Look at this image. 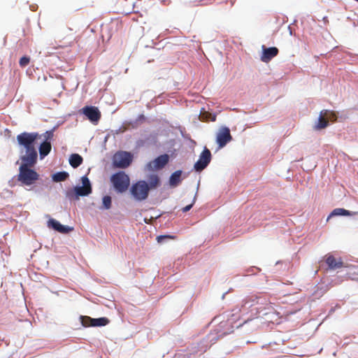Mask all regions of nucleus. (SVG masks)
Here are the masks:
<instances>
[{
	"label": "nucleus",
	"mask_w": 358,
	"mask_h": 358,
	"mask_svg": "<svg viewBox=\"0 0 358 358\" xmlns=\"http://www.w3.org/2000/svg\"><path fill=\"white\" fill-rule=\"evenodd\" d=\"M20 164L17 175V181L22 185L30 186L36 183L39 179V174L32 169L37 162V159H20Z\"/></svg>",
	"instance_id": "1"
},
{
	"label": "nucleus",
	"mask_w": 358,
	"mask_h": 358,
	"mask_svg": "<svg viewBox=\"0 0 358 358\" xmlns=\"http://www.w3.org/2000/svg\"><path fill=\"white\" fill-rule=\"evenodd\" d=\"M38 133L23 132L17 136V141L20 145L25 149V154L22 155L20 159H37V152L34 145L38 138Z\"/></svg>",
	"instance_id": "2"
},
{
	"label": "nucleus",
	"mask_w": 358,
	"mask_h": 358,
	"mask_svg": "<svg viewBox=\"0 0 358 358\" xmlns=\"http://www.w3.org/2000/svg\"><path fill=\"white\" fill-rule=\"evenodd\" d=\"M159 178L157 175H151L148 179V183L145 180H139L131 186V193L138 201L147 199L149 191L155 189L159 185Z\"/></svg>",
	"instance_id": "3"
},
{
	"label": "nucleus",
	"mask_w": 358,
	"mask_h": 358,
	"mask_svg": "<svg viewBox=\"0 0 358 358\" xmlns=\"http://www.w3.org/2000/svg\"><path fill=\"white\" fill-rule=\"evenodd\" d=\"M83 186L76 187L66 192V196L70 200H77L80 196H85L91 194L92 186L89 178L85 176L81 178Z\"/></svg>",
	"instance_id": "4"
},
{
	"label": "nucleus",
	"mask_w": 358,
	"mask_h": 358,
	"mask_svg": "<svg viewBox=\"0 0 358 358\" xmlns=\"http://www.w3.org/2000/svg\"><path fill=\"white\" fill-rule=\"evenodd\" d=\"M110 180L117 192L122 193L127 190L130 179L124 171H119L111 176Z\"/></svg>",
	"instance_id": "5"
},
{
	"label": "nucleus",
	"mask_w": 358,
	"mask_h": 358,
	"mask_svg": "<svg viewBox=\"0 0 358 358\" xmlns=\"http://www.w3.org/2000/svg\"><path fill=\"white\" fill-rule=\"evenodd\" d=\"M132 159L133 156L130 152L119 151L114 155L113 164L116 168L125 169L131 164Z\"/></svg>",
	"instance_id": "6"
},
{
	"label": "nucleus",
	"mask_w": 358,
	"mask_h": 358,
	"mask_svg": "<svg viewBox=\"0 0 358 358\" xmlns=\"http://www.w3.org/2000/svg\"><path fill=\"white\" fill-rule=\"evenodd\" d=\"M257 305H266L271 306V303L266 297L252 294L248 296L243 299L242 307L250 308L253 306H257Z\"/></svg>",
	"instance_id": "7"
},
{
	"label": "nucleus",
	"mask_w": 358,
	"mask_h": 358,
	"mask_svg": "<svg viewBox=\"0 0 358 358\" xmlns=\"http://www.w3.org/2000/svg\"><path fill=\"white\" fill-rule=\"evenodd\" d=\"M232 140L230 130L227 127H222L217 134L216 142L218 144V148H222L229 142Z\"/></svg>",
	"instance_id": "8"
},
{
	"label": "nucleus",
	"mask_w": 358,
	"mask_h": 358,
	"mask_svg": "<svg viewBox=\"0 0 358 358\" xmlns=\"http://www.w3.org/2000/svg\"><path fill=\"white\" fill-rule=\"evenodd\" d=\"M210 160L211 153L208 148H205L201 153L199 160L194 164V169L196 171H203L210 162Z\"/></svg>",
	"instance_id": "9"
},
{
	"label": "nucleus",
	"mask_w": 358,
	"mask_h": 358,
	"mask_svg": "<svg viewBox=\"0 0 358 358\" xmlns=\"http://www.w3.org/2000/svg\"><path fill=\"white\" fill-rule=\"evenodd\" d=\"M82 112L92 123L96 124L101 117V112L96 106H85L82 108Z\"/></svg>",
	"instance_id": "10"
},
{
	"label": "nucleus",
	"mask_w": 358,
	"mask_h": 358,
	"mask_svg": "<svg viewBox=\"0 0 358 358\" xmlns=\"http://www.w3.org/2000/svg\"><path fill=\"white\" fill-rule=\"evenodd\" d=\"M262 50L263 52L261 56V60L266 63L270 62L279 52L278 49L275 47L266 48L264 45H262Z\"/></svg>",
	"instance_id": "11"
},
{
	"label": "nucleus",
	"mask_w": 358,
	"mask_h": 358,
	"mask_svg": "<svg viewBox=\"0 0 358 358\" xmlns=\"http://www.w3.org/2000/svg\"><path fill=\"white\" fill-rule=\"evenodd\" d=\"M169 157L164 154L157 157L155 160L150 162L149 166L156 170L163 169L169 162Z\"/></svg>",
	"instance_id": "12"
},
{
	"label": "nucleus",
	"mask_w": 358,
	"mask_h": 358,
	"mask_svg": "<svg viewBox=\"0 0 358 358\" xmlns=\"http://www.w3.org/2000/svg\"><path fill=\"white\" fill-rule=\"evenodd\" d=\"M326 263L331 270H336L343 266V262L341 257L336 258L334 255L328 254L326 255Z\"/></svg>",
	"instance_id": "13"
},
{
	"label": "nucleus",
	"mask_w": 358,
	"mask_h": 358,
	"mask_svg": "<svg viewBox=\"0 0 358 358\" xmlns=\"http://www.w3.org/2000/svg\"><path fill=\"white\" fill-rule=\"evenodd\" d=\"M48 226L62 234H68L73 229L72 227L62 225L58 221L54 219H50L48 220Z\"/></svg>",
	"instance_id": "14"
},
{
	"label": "nucleus",
	"mask_w": 358,
	"mask_h": 358,
	"mask_svg": "<svg viewBox=\"0 0 358 358\" xmlns=\"http://www.w3.org/2000/svg\"><path fill=\"white\" fill-rule=\"evenodd\" d=\"M48 226L62 234H68L73 229L72 227L62 225L58 221L54 219H50L48 220Z\"/></svg>",
	"instance_id": "15"
},
{
	"label": "nucleus",
	"mask_w": 358,
	"mask_h": 358,
	"mask_svg": "<svg viewBox=\"0 0 358 358\" xmlns=\"http://www.w3.org/2000/svg\"><path fill=\"white\" fill-rule=\"evenodd\" d=\"M323 110L320 112L317 122L314 126L315 130H320L326 128L329 125L328 120L326 117V115L322 114Z\"/></svg>",
	"instance_id": "16"
},
{
	"label": "nucleus",
	"mask_w": 358,
	"mask_h": 358,
	"mask_svg": "<svg viewBox=\"0 0 358 358\" xmlns=\"http://www.w3.org/2000/svg\"><path fill=\"white\" fill-rule=\"evenodd\" d=\"M182 171H176L174 173L171 174L169 178V185L171 187H176L178 186L180 182H181V177Z\"/></svg>",
	"instance_id": "17"
},
{
	"label": "nucleus",
	"mask_w": 358,
	"mask_h": 358,
	"mask_svg": "<svg viewBox=\"0 0 358 358\" xmlns=\"http://www.w3.org/2000/svg\"><path fill=\"white\" fill-rule=\"evenodd\" d=\"M51 150V143L50 141L43 142L39 147V154L41 158L47 156Z\"/></svg>",
	"instance_id": "18"
},
{
	"label": "nucleus",
	"mask_w": 358,
	"mask_h": 358,
	"mask_svg": "<svg viewBox=\"0 0 358 358\" xmlns=\"http://www.w3.org/2000/svg\"><path fill=\"white\" fill-rule=\"evenodd\" d=\"M83 162V157L78 154H72L69 157V164L73 168L78 167Z\"/></svg>",
	"instance_id": "19"
},
{
	"label": "nucleus",
	"mask_w": 358,
	"mask_h": 358,
	"mask_svg": "<svg viewBox=\"0 0 358 358\" xmlns=\"http://www.w3.org/2000/svg\"><path fill=\"white\" fill-rule=\"evenodd\" d=\"M88 320L92 321V327H103L109 323V320L106 317H100L96 319L92 318Z\"/></svg>",
	"instance_id": "20"
},
{
	"label": "nucleus",
	"mask_w": 358,
	"mask_h": 358,
	"mask_svg": "<svg viewBox=\"0 0 358 358\" xmlns=\"http://www.w3.org/2000/svg\"><path fill=\"white\" fill-rule=\"evenodd\" d=\"M357 214H358V212H352V211L347 210L344 208H336L332 211L331 215L349 216V215H355Z\"/></svg>",
	"instance_id": "21"
},
{
	"label": "nucleus",
	"mask_w": 358,
	"mask_h": 358,
	"mask_svg": "<svg viewBox=\"0 0 358 358\" xmlns=\"http://www.w3.org/2000/svg\"><path fill=\"white\" fill-rule=\"evenodd\" d=\"M68 177H69V173L67 172H65V171L58 172V173H55L52 176V180L55 182H62V181L66 180Z\"/></svg>",
	"instance_id": "22"
},
{
	"label": "nucleus",
	"mask_w": 358,
	"mask_h": 358,
	"mask_svg": "<svg viewBox=\"0 0 358 358\" xmlns=\"http://www.w3.org/2000/svg\"><path fill=\"white\" fill-rule=\"evenodd\" d=\"M200 119L202 121H213V122H214V121H215L216 116L215 115H212L211 113H210L207 111L203 110V111H201Z\"/></svg>",
	"instance_id": "23"
},
{
	"label": "nucleus",
	"mask_w": 358,
	"mask_h": 358,
	"mask_svg": "<svg viewBox=\"0 0 358 358\" xmlns=\"http://www.w3.org/2000/svg\"><path fill=\"white\" fill-rule=\"evenodd\" d=\"M322 114L326 115L327 119L331 122H335L337 120V115L334 111L329 110H323Z\"/></svg>",
	"instance_id": "24"
},
{
	"label": "nucleus",
	"mask_w": 358,
	"mask_h": 358,
	"mask_svg": "<svg viewBox=\"0 0 358 358\" xmlns=\"http://www.w3.org/2000/svg\"><path fill=\"white\" fill-rule=\"evenodd\" d=\"M112 201L110 196H104L103 197V209H110L111 208Z\"/></svg>",
	"instance_id": "25"
},
{
	"label": "nucleus",
	"mask_w": 358,
	"mask_h": 358,
	"mask_svg": "<svg viewBox=\"0 0 358 358\" xmlns=\"http://www.w3.org/2000/svg\"><path fill=\"white\" fill-rule=\"evenodd\" d=\"M82 325L85 327H92V321H90L87 319H92V317L89 316H80V317Z\"/></svg>",
	"instance_id": "26"
},
{
	"label": "nucleus",
	"mask_w": 358,
	"mask_h": 358,
	"mask_svg": "<svg viewBox=\"0 0 358 358\" xmlns=\"http://www.w3.org/2000/svg\"><path fill=\"white\" fill-rule=\"evenodd\" d=\"M273 308L271 305V306H268L266 305H257V307L255 308L257 313H261L265 310H273Z\"/></svg>",
	"instance_id": "27"
},
{
	"label": "nucleus",
	"mask_w": 358,
	"mask_h": 358,
	"mask_svg": "<svg viewBox=\"0 0 358 358\" xmlns=\"http://www.w3.org/2000/svg\"><path fill=\"white\" fill-rule=\"evenodd\" d=\"M30 62V58L27 56H24L20 58L19 64L21 67H24L29 64Z\"/></svg>",
	"instance_id": "28"
},
{
	"label": "nucleus",
	"mask_w": 358,
	"mask_h": 358,
	"mask_svg": "<svg viewBox=\"0 0 358 358\" xmlns=\"http://www.w3.org/2000/svg\"><path fill=\"white\" fill-rule=\"evenodd\" d=\"M53 133H54L53 130L47 131L45 133V141H50L53 137V135H54Z\"/></svg>",
	"instance_id": "29"
},
{
	"label": "nucleus",
	"mask_w": 358,
	"mask_h": 358,
	"mask_svg": "<svg viewBox=\"0 0 358 358\" xmlns=\"http://www.w3.org/2000/svg\"><path fill=\"white\" fill-rule=\"evenodd\" d=\"M173 236H159L157 237V240L159 243H162L164 239L166 238H173Z\"/></svg>",
	"instance_id": "30"
},
{
	"label": "nucleus",
	"mask_w": 358,
	"mask_h": 358,
	"mask_svg": "<svg viewBox=\"0 0 358 358\" xmlns=\"http://www.w3.org/2000/svg\"><path fill=\"white\" fill-rule=\"evenodd\" d=\"M193 204H194V201L191 204L187 205L185 207L182 208V212L186 213V212L189 211L192 208Z\"/></svg>",
	"instance_id": "31"
}]
</instances>
